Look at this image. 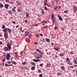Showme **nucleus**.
<instances>
[{
    "mask_svg": "<svg viewBox=\"0 0 77 77\" xmlns=\"http://www.w3.org/2000/svg\"><path fill=\"white\" fill-rule=\"evenodd\" d=\"M6 46L7 47H5L3 48V50L5 51H10V49H11V47L10 46V44L8 43L7 45H6Z\"/></svg>",
    "mask_w": 77,
    "mask_h": 77,
    "instance_id": "obj_1",
    "label": "nucleus"
},
{
    "mask_svg": "<svg viewBox=\"0 0 77 77\" xmlns=\"http://www.w3.org/2000/svg\"><path fill=\"white\" fill-rule=\"evenodd\" d=\"M66 62H67V64L70 65L71 64V61H70V60H69V58H66Z\"/></svg>",
    "mask_w": 77,
    "mask_h": 77,
    "instance_id": "obj_2",
    "label": "nucleus"
},
{
    "mask_svg": "<svg viewBox=\"0 0 77 77\" xmlns=\"http://www.w3.org/2000/svg\"><path fill=\"white\" fill-rule=\"evenodd\" d=\"M36 51L39 53L43 54V52H41V50H40L38 49H36Z\"/></svg>",
    "mask_w": 77,
    "mask_h": 77,
    "instance_id": "obj_3",
    "label": "nucleus"
},
{
    "mask_svg": "<svg viewBox=\"0 0 77 77\" xmlns=\"http://www.w3.org/2000/svg\"><path fill=\"white\" fill-rule=\"evenodd\" d=\"M4 37L5 38H8V34L6 33H4Z\"/></svg>",
    "mask_w": 77,
    "mask_h": 77,
    "instance_id": "obj_4",
    "label": "nucleus"
},
{
    "mask_svg": "<svg viewBox=\"0 0 77 77\" xmlns=\"http://www.w3.org/2000/svg\"><path fill=\"white\" fill-rule=\"evenodd\" d=\"M10 54L6 55V60H9L10 59Z\"/></svg>",
    "mask_w": 77,
    "mask_h": 77,
    "instance_id": "obj_5",
    "label": "nucleus"
},
{
    "mask_svg": "<svg viewBox=\"0 0 77 77\" xmlns=\"http://www.w3.org/2000/svg\"><path fill=\"white\" fill-rule=\"evenodd\" d=\"M33 61H34L35 62H39V61H41V60L39 59H33Z\"/></svg>",
    "mask_w": 77,
    "mask_h": 77,
    "instance_id": "obj_6",
    "label": "nucleus"
},
{
    "mask_svg": "<svg viewBox=\"0 0 77 77\" xmlns=\"http://www.w3.org/2000/svg\"><path fill=\"white\" fill-rule=\"evenodd\" d=\"M4 6L5 7V8L6 9H8V8H9V5L7 4H5V5Z\"/></svg>",
    "mask_w": 77,
    "mask_h": 77,
    "instance_id": "obj_7",
    "label": "nucleus"
},
{
    "mask_svg": "<svg viewBox=\"0 0 77 77\" xmlns=\"http://www.w3.org/2000/svg\"><path fill=\"white\" fill-rule=\"evenodd\" d=\"M47 2V0H45L44 2H43V3H44V5L45 6H46V5H47V3H46Z\"/></svg>",
    "mask_w": 77,
    "mask_h": 77,
    "instance_id": "obj_8",
    "label": "nucleus"
},
{
    "mask_svg": "<svg viewBox=\"0 0 77 77\" xmlns=\"http://www.w3.org/2000/svg\"><path fill=\"white\" fill-rule=\"evenodd\" d=\"M54 14L51 15V19H53L55 21V20H56V19H55V18H54Z\"/></svg>",
    "mask_w": 77,
    "mask_h": 77,
    "instance_id": "obj_9",
    "label": "nucleus"
},
{
    "mask_svg": "<svg viewBox=\"0 0 77 77\" xmlns=\"http://www.w3.org/2000/svg\"><path fill=\"white\" fill-rule=\"evenodd\" d=\"M7 32L9 33H10L11 32V29H7Z\"/></svg>",
    "mask_w": 77,
    "mask_h": 77,
    "instance_id": "obj_10",
    "label": "nucleus"
},
{
    "mask_svg": "<svg viewBox=\"0 0 77 77\" xmlns=\"http://www.w3.org/2000/svg\"><path fill=\"white\" fill-rule=\"evenodd\" d=\"M58 18L59 19V20H60V21L63 20V18H62V17H61V16H59V15H58Z\"/></svg>",
    "mask_w": 77,
    "mask_h": 77,
    "instance_id": "obj_11",
    "label": "nucleus"
},
{
    "mask_svg": "<svg viewBox=\"0 0 77 77\" xmlns=\"http://www.w3.org/2000/svg\"><path fill=\"white\" fill-rule=\"evenodd\" d=\"M60 68L61 69H62V70L64 71V70H65V67H64V66H61L60 67Z\"/></svg>",
    "mask_w": 77,
    "mask_h": 77,
    "instance_id": "obj_12",
    "label": "nucleus"
},
{
    "mask_svg": "<svg viewBox=\"0 0 77 77\" xmlns=\"http://www.w3.org/2000/svg\"><path fill=\"white\" fill-rule=\"evenodd\" d=\"M73 9L75 11H77V8L75 6H73Z\"/></svg>",
    "mask_w": 77,
    "mask_h": 77,
    "instance_id": "obj_13",
    "label": "nucleus"
},
{
    "mask_svg": "<svg viewBox=\"0 0 77 77\" xmlns=\"http://www.w3.org/2000/svg\"><path fill=\"white\" fill-rule=\"evenodd\" d=\"M16 3H17V5H20V2H19V1H17Z\"/></svg>",
    "mask_w": 77,
    "mask_h": 77,
    "instance_id": "obj_14",
    "label": "nucleus"
},
{
    "mask_svg": "<svg viewBox=\"0 0 77 77\" xmlns=\"http://www.w3.org/2000/svg\"><path fill=\"white\" fill-rule=\"evenodd\" d=\"M25 34H26V36H27L29 34V32H28L27 31L25 32Z\"/></svg>",
    "mask_w": 77,
    "mask_h": 77,
    "instance_id": "obj_15",
    "label": "nucleus"
},
{
    "mask_svg": "<svg viewBox=\"0 0 77 77\" xmlns=\"http://www.w3.org/2000/svg\"><path fill=\"white\" fill-rule=\"evenodd\" d=\"M19 29H20V32H24L23 30H22V27H20V28H19Z\"/></svg>",
    "mask_w": 77,
    "mask_h": 77,
    "instance_id": "obj_16",
    "label": "nucleus"
},
{
    "mask_svg": "<svg viewBox=\"0 0 77 77\" xmlns=\"http://www.w3.org/2000/svg\"><path fill=\"white\" fill-rule=\"evenodd\" d=\"M50 40H49V39L48 38H45V41H46V42H49Z\"/></svg>",
    "mask_w": 77,
    "mask_h": 77,
    "instance_id": "obj_17",
    "label": "nucleus"
},
{
    "mask_svg": "<svg viewBox=\"0 0 77 77\" xmlns=\"http://www.w3.org/2000/svg\"><path fill=\"white\" fill-rule=\"evenodd\" d=\"M73 60H74L75 63V64H77V60H76L75 59H74Z\"/></svg>",
    "mask_w": 77,
    "mask_h": 77,
    "instance_id": "obj_18",
    "label": "nucleus"
},
{
    "mask_svg": "<svg viewBox=\"0 0 77 77\" xmlns=\"http://www.w3.org/2000/svg\"><path fill=\"white\" fill-rule=\"evenodd\" d=\"M7 29H8L7 28H5V29H4L3 30V32H6V31H7Z\"/></svg>",
    "mask_w": 77,
    "mask_h": 77,
    "instance_id": "obj_19",
    "label": "nucleus"
},
{
    "mask_svg": "<svg viewBox=\"0 0 77 77\" xmlns=\"http://www.w3.org/2000/svg\"><path fill=\"white\" fill-rule=\"evenodd\" d=\"M31 69H32V70H35V67L33 66L32 67V68H31Z\"/></svg>",
    "mask_w": 77,
    "mask_h": 77,
    "instance_id": "obj_20",
    "label": "nucleus"
},
{
    "mask_svg": "<svg viewBox=\"0 0 77 77\" xmlns=\"http://www.w3.org/2000/svg\"><path fill=\"white\" fill-rule=\"evenodd\" d=\"M46 22H47V21L44 20H43V21H42V23H46Z\"/></svg>",
    "mask_w": 77,
    "mask_h": 77,
    "instance_id": "obj_21",
    "label": "nucleus"
},
{
    "mask_svg": "<svg viewBox=\"0 0 77 77\" xmlns=\"http://www.w3.org/2000/svg\"><path fill=\"white\" fill-rule=\"evenodd\" d=\"M26 17H27V18L29 17V14H26Z\"/></svg>",
    "mask_w": 77,
    "mask_h": 77,
    "instance_id": "obj_22",
    "label": "nucleus"
},
{
    "mask_svg": "<svg viewBox=\"0 0 77 77\" xmlns=\"http://www.w3.org/2000/svg\"><path fill=\"white\" fill-rule=\"evenodd\" d=\"M54 49L55 50H56V51H58V48H54Z\"/></svg>",
    "mask_w": 77,
    "mask_h": 77,
    "instance_id": "obj_23",
    "label": "nucleus"
},
{
    "mask_svg": "<svg viewBox=\"0 0 77 77\" xmlns=\"http://www.w3.org/2000/svg\"><path fill=\"white\" fill-rule=\"evenodd\" d=\"M60 55L61 56H64V54L61 53L60 54Z\"/></svg>",
    "mask_w": 77,
    "mask_h": 77,
    "instance_id": "obj_24",
    "label": "nucleus"
},
{
    "mask_svg": "<svg viewBox=\"0 0 77 77\" xmlns=\"http://www.w3.org/2000/svg\"><path fill=\"white\" fill-rule=\"evenodd\" d=\"M0 7H1V8H3V5L2 4V3H0Z\"/></svg>",
    "mask_w": 77,
    "mask_h": 77,
    "instance_id": "obj_25",
    "label": "nucleus"
},
{
    "mask_svg": "<svg viewBox=\"0 0 77 77\" xmlns=\"http://www.w3.org/2000/svg\"><path fill=\"white\" fill-rule=\"evenodd\" d=\"M42 13L43 14H45V12H44V10L42 9Z\"/></svg>",
    "mask_w": 77,
    "mask_h": 77,
    "instance_id": "obj_26",
    "label": "nucleus"
},
{
    "mask_svg": "<svg viewBox=\"0 0 77 77\" xmlns=\"http://www.w3.org/2000/svg\"><path fill=\"white\" fill-rule=\"evenodd\" d=\"M44 9L45 10H48V8H47V7H44Z\"/></svg>",
    "mask_w": 77,
    "mask_h": 77,
    "instance_id": "obj_27",
    "label": "nucleus"
},
{
    "mask_svg": "<svg viewBox=\"0 0 77 77\" xmlns=\"http://www.w3.org/2000/svg\"><path fill=\"white\" fill-rule=\"evenodd\" d=\"M40 35H38V34H36V37H37V38H39V37H40Z\"/></svg>",
    "mask_w": 77,
    "mask_h": 77,
    "instance_id": "obj_28",
    "label": "nucleus"
},
{
    "mask_svg": "<svg viewBox=\"0 0 77 77\" xmlns=\"http://www.w3.org/2000/svg\"><path fill=\"white\" fill-rule=\"evenodd\" d=\"M26 62H24L23 63H22V65H24L25 64H26Z\"/></svg>",
    "mask_w": 77,
    "mask_h": 77,
    "instance_id": "obj_29",
    "label": "nucleus"
},
{
    "mask_svg": "<svg viewBox=\"0 0 77 77\" xmlns=\"http://www.w3.org/2000/svg\"><path fill=\"white\" fill-rule=\"evenodd\" d=\"M17 11L18 12H20V11H21V10L19 9H17Z\"/></svg>",
    "mask_w": 77,
    "mask_h": 77,
    "instance_id": "obj_30",
    "label": "nucleus"
},
{
    "mask_svg": "<svg viewBox=\"0 0 77 77\" xmlns=\"http://www.w3.org/2000/svg\"><path fill=\"white\" fill-rule=\"evenodd\" d=\"M12 12H16L15 10H14V9H12Z\"/></svg>",
    "mask_w": 77,
    "mask_h": 77,
    "instance_id": "obj_31",
    "label": "nucleus"
},
{
    "mask_svg": "<svg viewBox=\"0 0 77 77\" xmlns=\"http://www.w3.org/2000/svg\"><path fill=\"white\" fill-rule=\"evenodd\" d=\"M31 34H29V35H28V38H31Z\"/></svg>",
    "mask_w": 77,
    "mask_h": 77,
    "instance_id": "obj_32",
    "label": "nucleus"
},
{
    "mask_svg": "<svg viewBox=\"0 0 77 77\" xmlns=\"http://www.w3.org/2000/svg\"><path fill=\"white\" fill-rule=\"evenodd\" d=\"M47 28V26L45 25L43 27V28Z\"/></svg>",
    "mask_w": 77,
    "mask_h": 77,
    "instance_id": "obj_33",
    "label": "nucleus"
},
{
    "mask_svg": "<svg viewBox=\"0 0 77 77\" xmlns=\"http://www.w3.org/2000/svg\"><path fill=\"white\" fill-rule=\"evenodd\" d=\"M42 66H43V63L40 64V66L42 67Z\"/></svg>",
    "mask_w": 77,
    "mask_h": 77,
    "instance_id": "obj_34",
    "label": "nucleus"
},
{
    "mask_svg": "<svg viewBox=\"0 0 77 77\" xmlns=\"http://www.w3.org/2000/svg\"><path fill=\"white\" fill-rule=\"evenodd\" d=\"M27 22H28V21H27V20H25L24 21V22L25 23H27Z\"/></svg>",
    "mask_w": 77,
    "mask_h": 77,
    "instance_id": "obj_35",
    "label": "nucleus"
},
{
    "mask_svg": "<svg viewBox=\"0 0 77 77\" xmlns=\"http://www.w3.org/2000/svg\"><path fill=\"white\" fill-rule=\"evenodd\" d=\"M52 22L53 23H55V21L54 20H52Z\"/></svg>",
    "mask_w": 77,
    "mask_h": 77,
    "instance_id": "obj_36",
    "label": "nucleus"
},
{
    "mask_svg": "<svg viewBox=\"0 0 77 77\" xmlns=\"http://www.w3.org/2000/svg\"><path fill=\"white\" fill-rule=\"evenodd\" d=\"M39 77H42V74H41L40 75H39Z\"/></svg>",
    "mask_w": 77,
    "mask_h": 77,
    "instance_id": "obj_37",
    "label": "nucleus"
},
{
    "mask_svg": "<svg viewBox=\"0 0 77 77\" xmlns=\"http://www.w3.org/2000/svg\"><path fill=\"white\" fill-rule=\"evenodd\" d=\"M70 54H73V52H70Z\"/></svg>",
    "mask_w": 77,
    "mask_h": 77,
    "instance_id": "obj_38",
    "label": "nucleus"
},
{
    "mask_svg": "<svg viewBox=\"0 0 77 77\" xmlns=\"http://www.w3.org/2000/svg\"><path fill=\"white\" fill-rule=\"evenodd\" d=\"M50 65V64H47V67H49V66Z\"/></svg>",
    "mask_w": 77,
    "mask_h": 77,
    "instance_id": "obj_39",
    "label": "nucleus"
},
{
    "mask_svg": "<svg viewBox=\"0 0 77 77\" xmlns=\"http://www.w3.org/2000/svg\"><path fill=\"white\" fill-rule=\"evenodd\" d=\"M32 65H33L35 66V63H32Z\"/></svg>",
    "mask_w": 77,
    "mask_h": 77,
    "instance_id": "obj_40",
    "label": "nucleus"
},
{
    "mask_svg": "<svg viewBox=\"0 0 77 77\" xmlns=\"http://www.w3.org/2000/svg\"><path fill=\"white\" fill-rule=\"evenodd\" d=\"M9 0H5V2L7 3V2H9Z\"/></svg>",
    "mask_w": 77,
    "mask_h": 77,
    "instance_id": "obj_41",
    "label": "nucleus"
},
{
    "mask_svg": "<svg viewBox=\"0 0 77 77\" xmlns=\"http://www.w3.org/2000/svg\"><path fill=\"white\" fill-rule=\"evenodd\" d=\"M12 63H13L14 64H16V62H12Z\"/></svg>",
    "mask_w": 77,
    "mask_h": 77,
    "instance_id": "obj_42",
    "label": "nucleus"
},
{
    "mask_svg": "<svg viewBox=\"0 0 77 77\" xmlns=\"http://www.w3.org/2000/svg\"><path fill=\"white\" fill-rule=\"evenodd\" d=\"M5 58L3 59V62H5Z\"/></svg>",
    "mask_w": 77,
    "mask_h": 77,
    "instance_id": "obj_43",
    "label": "nucleus"
},
{
    "mask_svg": "<svg viewBox=\"0 0 77 77\" xmlns=\"http://www.w3.org/2000/svg\"><path fill=\"white\" fill-rule=\"evenodd\" d=\"M38 72L39 73H41V70H38Z\"/></svg>",
    "mask_w": 77,
    "mask_h": 77,
    "instance_id": "obj_44",
    "label": "nucleus"
},
{
    "mask_svg": "<svg viewBox=\"0 0 77 77\" xmlns=\"http://www.w3.org/2000/svg\"><path fill=\"white\" fill-rule=\"evenodd\" d=\"M2 28L5 29V25H3V26H2Z\"/></svg>",
    "mask_w": 77,
    "mask_h": 77,
    "instance_id": "obj_45",
    "label": "nucleus"
},
{
    "mask_svg": "<svg viewBox=\"0 0 77 77\" xmlns=\"http://www.w3.org/2000/svg\"><path fill=\"white\" fill-rule=\"evenodd\" d=\"M7 3H9L10 4H13V2H7Z\"/></svg>",
    "mask_w": 77,
    "mask_h": 77,
    "instance_id": "obj_46",
    "label": "nucleus"
},
{
    "mask_svg": "<svg viewBox=\"0 0 77 77\" xmlns=\"http://www.w3.org/2000/svg\"><path fill=\"white\" fill-rule=\"evenodd\" d=\"M34 26H38V25L36 24L34 25Z\"/></svg>",
    "mask_w": 77,
    "mask_h": 77,
    "instance_id": "obj_47",
    "label": "nucleus"
},
{
    "mask_svg": "<svg viewBox=\"0 0 77 77\" xmlns=\"http://www.w3.org/2000/svg\"><path fill=\"white\" fill-rule=\"evenodd\" d=\"M11 63H10V61H7V63H8V64H10Z\"/></svg>",
    "mask_w": 77,
    "mask_h": 77,
    "instance_id": "obj_48",
    "label": "nucleus"
},
{
    "mask_svg": "<svg viewBox=\"0 0 77 77\" xmlns=\"http://www.w3.org/2000/svg\"><path fill=\"white\" fill-rule=\"evenodd\" d=\"M15 57L16 58L18 59V56H15Z\"/></svg>",
    "mask_w": 77,
    "mask_h": 77,
    "instance_id": "obj_49",
    "label": "nucleus"
},
{
    "mask_svg": "<svg viewBox=\"0 0 77 77\" xmlns=\"http://www.w3.org/2000/svg\"><path fill=\"white\" fill-rule=\"evenodd\" d=\"M67 13V11H64V13Z\"/></svg>",
    "mask_w": 77,
    "mask_h": 77,
    "instance_id": "obj_50",
    "label": "nucleus"
},
{
    "mask_svg": "<svg viewBox=\"0 0 77 77\" xmlns=\"http://www.w3.org/2000/svg\"><path fill=\"white\" fill-rule=\"evenodd\" d=\"M12 23H13V24H15L16 22H15L13 21V22H12Z\"/></svg>",
    "mask_w": 77,
    "mask_h": 77,
    "instance_id": "obj_51",
    "label": "nucleus"
},
{
    "mask_svg": "<svg viewBox=\"0 0 77 77\" xmlns=\"http://www.w3.org/2000/svg\"><path fill=\"white\" fill-rule=\"evenodd\" d=\"M13 57H12L11 58V59H10L9 60H12V59H13Z\"/></svg>",
    "mask_w": 77,
    "mask_h": 77,
    "instance_id": "obj_52",
    "label": "nucleus"
},
{
    "mask_svg": "<svg viewBox=\"0 0 77 77\" xmlns=\"http://www.w3.org/2000/svg\"><path fill=\"white\" fill-rule=\"evenodd\" d=\"M58 2V0H55V2L56 3H57Z\"/></svg>",
    "mask_w": 77,
    "mask_h": 77,
    "instance_id": "obj_53",
    "label": "nucleus"
},
{
    "mask_svg": "<svg viewBox=\"0 0 77 77\" xmlns=\"http://www.w3.org/2000/svg\"><path fill=\"white\" fill-rule=\"evenodd\" d=\"M54 30H57V28L56 27H54Z\"/></svg>",
    "mask_w": 77,
    "mask_h": 77,
    "instance_id": "obj_54",
    "label": "nucleus"
},
{
    "mask_svg": "<svg viewBox=\"0 0 77 77\" xmlns=\"http://www.w3.org/2000/svg\"><path fill=\"white\" fill-rule=\"evenodd\" d=\"M39 36H43V35H42V34H40Z\"/></svg>",
    "mask_w": 77,
    "mask_h": 77,
    "instance_id": "obj_55",
    "label": "nucleus"
},
{
    "mask_svg": "<svg viewBox=\"0 0 77 77\" xmlns=\"http://www.w3.org/2000/svg\"><path fill=\"white\" fill-rule=\"evenodd\" d=\"M60 65L63 66L64 65V64H63V63H62L60 64Z\"/></svg>",
    "mask_w": 77,
    "mask_h": 77,
    "instance_id": "obj_56",
    "label": "nucleus"
},
{
    "mask_svg": "<svg viewBox=\"0 0 77 77\" xmlns=\"http://www.w3.org/2000/svg\"><path fill=\"white\" fill-rule=\"evenodd\" d=\"M57 9V7H55V8H54V10H56Z\"/></svg>",
    "mask_w": 77,
    "mask_h": 77,
    "instance_id": "obj_57",
    "label": "nucleus"
},
{
    "mask_svg": "<svg viewBox=\"0 0 77 77\" xmlns=\"http://www.w3.org/2000/svg\"><path fill=\"white\" fill-rule=\"evenodd\" d=\"M9 14H12V12H9Z\"/></svg>",
    "mask_w": 77,
    "mask_h": 77,
    "instance_id": "obj_58",
    "label": "nucleus"
},
{
    "mask_svg": "<svg viewBox=\"0 0 77 77\" xmlns=\"http://www.w3.org/2000/svg\"><path fill=\"white\" fill-rule=\"evenodd\" d=\"M77 67V65H74V67L75 68L76 67Z\"/></svg>",
    "mask_w": 77,
    "mask_h": 77,
    "instance_id": "obj_59",
    "label": "nucleus"
},
{
    "mask_svg": "<svg viewBox=\"0 0 77 77\" xmlns=\"http://www.w3.org/2000/svg\"><path fill=\"white\" fill-rule=\"evenodd\" d=\"M61 75V73H58V75Z\"/></svg>",
    "mask_w": 77,
    "mask_h": 77,
    "instance_id": "obj_60",
    "label": "nucleus"
},
{
    "mask_svg": "<svg viewBox=\"0 0 77 77\" xmlns=\"http://www.w3.org/2000/svg\"><path fill=\"white\" fill-rule=\"evenodd\" d=\"M2 45V42H0V45Z\"/></svg>",
    "mask_w": 77,
    "mask_h": 77,
    "instance_id": "obj_61",
    "label": "nucleus"
},
{
    "mask_svg": "<svg viewBox=\"0 0 77 77\" xmlns=\"http://www.w3.org/2000/svg\"><path fill=\"white\" fill-rule=\"evenodd\" d=\"M58 8H61V6H58Z\"/></svg>",
    "mask_w": 77,
    "mask_h": 77,
    "instance_id": "obj_62",
    "label": "nucleus"
},
{
    "mask_svg": "<svg viewBox=\"0 0 77 77\" xmlns=\"http://www.w3.org/2000/svg\"><path fill=\"white\" fill-rule=\"evenodd\" d=\"M51 45H54V44L53 43H51Z\"/></svg>",
    "mask_w": 77,
    "mask_h": 77,
    "instance_id": "obj_63",
    "label": "nucleus"
},
{
    "mask_svg": "<svg viewBox=\"0 0 77 77\" xmlns=\"http://www.w3.org/2000/svg\"><path fill=\"white\" fill-rule=\"evenodd\" d=\"M8 66V64H5V66Z\"/></svg>",
    "mask_w": 77,
    "mask_h": 77,
    "instance_id": "obj_64",
    "label": "nucleus"
}]
</instances>
